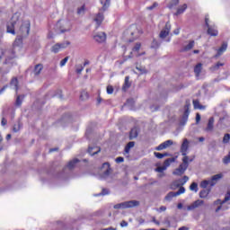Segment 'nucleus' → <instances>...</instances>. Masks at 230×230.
Wrapping results in <instances>:
<instances>
[{"label": "nucleus", "mask_w": 230, "mask_h": 230, "mask_svg": "<svg viewBox=\"0 0 230 230\" xmlns=\"http://www.w3.org/2000/svg\"><path fill=\"white\" fill-rule=\"evenodd\" d=\"M139 49H141V43H137L132 50L133 51H139Z\"/></svg>", "instance_id": "nucleus-53"}, {"label": "nucleus", "mask_w": 230, "mask_h": 230, "mask_svg": "<svg viewBox=\"0 0 230 230\" xmlns=\"http://www.w3.org/2000/svg\"><path fill=\"white\" fill-rule=\"evenodd\" d=\"M173 197H177V194L173 191H171L165 196V200L170 201L172 199H173Z\"/></svg>", "instance_id": "nucleus-38"}, {"label": "nucleus", "mask_w": 230, "mask_h": 230, "mask_svg": "<svg viewBox=\"0 0 230 230\" xmlns=\"http://www.w3.org/2000/svg\"><path fill=\"white\" fill-rule=\"evenodd\" d=\"M188 148H190V141L185 138L181 146L180 152L183 157H188Z\"/></svg>", "instance_id": "nucleus-7"}, {"label": "nucleus", "mask_w": 230, "mask_h": 230, "mask_svg": "<svg viewBox=\"0 0 230 230\" xmlns=\"http://www.w3.org/2000/svg\"><path fill=\"white\" fill-rule=\"evenodd\" d=\"M139 206V201L137 200H130V201H126L122 203H118L113 206L114 209H127L128 208H136Z\"/></svg>", "instance_id": "nucleus-2"}, {"label": "nucleus", "mask_w": 230, "mask_h": 230, "mask_svg": "<svg viewBox=\"0 0 230 230\" xmlns=\"http://www.w3.org/2000/svg\"><path fill=\"white\" fill-rule=\"evenodd\" d=\"M69 44H71V42L66 41L65 43H57L52 47V53H58V51H60V49H64L66 48H67V46H69Z\"/></svg>", "instance_id": "nucleus-10"}, {"label": "nucleus", "mask_w": 230, "mask_h": 230, "mask_svg": "<svg viewBox=\"0 0 230 230\" xmlns=\"http://www.w3.org/2000/svg\"><path fill=\"white\" fill-rule=\"evenodd\" d=\"M30 28H31V23L30 22H24L19 30V33L22 37H28L30 35Z\"/></svg>", "instance_id": "nucleus-4"}, {"label": "nucleus", "mask_w": 230, "mask_h": 230, "mask_svg": "<svg viewBox=\"0 0 230 230\" xmlns=\"http://www.w3.org/2000/svg\"><path fill=\"white\" fill-rule=\"evenodd\" d=\"M89 98V93L85 91L81 93L80 99L81 100H87Z\"/></svg>", "instance_id": "nucleus-43"}, {"label": "nucleus", "mask_w": 230, "mask_h": 230, "mask_svg": "<svg viewBox=\"0 0 230 230\" xmlns=\"http://www.w3.org/2000/svg\"><path fill=\"white\" fill-rule=\"evenodd\" d=\"M191 161H193V159L190 160L189 156L183 157L182 164H181L179 167L172 172V175H177L178 177L184 175V172L188 170L189 163H191Z\"/></svg>", "instance_id": "nucleus-1"}, {"label": "nucleus", "mask_w": 230, "mask_h": 230, "mask_svg": "<svg viewBox=\"0 0 230 230\" xmlns=\"http://www.w3.org/2000/svg\"><path fill=\"white\" fill-rule=\"evenodd\" d=\"M1 123H2L3 127H4V125H6L8 123V121L6 120V119L3 118Z\"/></svg>", "instance_id": "nucleus-64"}, {"label": "nucleus", "mask_w": 230, "mask_h": 230, "mask_svg": "<svg viewBox=\"0 0 230 230\" xmlns=\"http://www.w3.org/2000/svg\"><path fill=\"white\" fill-rule=\"evenodd\" d=\"M101 4H102V10H107L109 4H111V0H101Z\"/></svg>", "instance_id": "nucleus-35"}, {"label": "nucleus", "mask_w": 230, "mask_h": 230, "mask_svg": "<svg viewBox=\"0 0 230 230\" xmlns=\"http://www.w3.org/2000/svg\"><path fill=\"white\" fill-rule=\"evenodd\" d=\"M194 73L196 75L197 77L200 76V73H202V63H198L195 66H194Z\"/></svg>", "instance_id": "nucleus-20"}, {"label": "nucleus", "mask_w": 230, "mask_h": 230, "mask_svg": "<svg viewBox=\"0 0 230 230\" xmlns=\"http://www.w3.org/2000/svg\"><path fill=\"white\" fill-rule=\"evenodd\" d=\"M188 9V4H182L181 6H180L176 13H175V15H181L182 14L183 12H186V10Z\"/></svg>", "instance_id": "nucleus-27"}, {"label": "nucleus", "mask_w": 230, "mask_h": 230, "mask_svg": "<svg viewBox=\"0 0 230 230\" xmlns=\"http://www.w3.org/2000/svg\"><path fill=\"white\" fill-rule=\"evenodd\" d=\"M229 200H230V190H228L225 195L224 200L217 199V201L214 202V204L216 205L220 204L217 209H216V213H218L220 209H222V204H226V202H229Z\"/></svg>", "instance_id": "nucleus-8"}, {"label": "nucleus", "mask_w": 230, "mask_h": 230, "mask_svg": "<svg viewBox=\"0 0 230 230\" xmlns=\"http://www.w3.org/2000/svg\"><path fill=\"white\" fill-rule=\"evenodd\" d=\"M215 128V118L210 117L208 119V122L207 128H205L206 132H212L213 128Z\"/></svg>", "instance_id": "nucleus-14"}, {"label": "nucleus", "mask_w": 230, "mask_h": 230, "mask_svg": "<svg viewBox=\"0 0 230 230\" xmlns=\"http://www.w3.org/2000/svg\"><path fill=\"white\" fill-rule=\"evenodd\" d=\"M42 69H44V66L42 64L36 65L33 69L34 76H39L40 73H42Z\"/></svg>", "instance_id": "nucleus-16"}, {"label": "nucleus", "mask_w": 230, "mask_h": 230, "mask_svg": "<svg viewBox=\"0 0 230 230\" xmlns=\"http://www.w3.org/2000/svg\"><path fill=\"white\" fill-rule=\"evenodd\" d=\"M127 226H128V223L127 221L123 220L122 222H120L121 227H127Z\"/></svg>", "instance_id": "nucleus-60"}, {"label": "nucleus", "mask_w": 230, "mask_h": 230, "mask_svg": "<svg viewBox=\"0 0 230 230\" xmlns=\"http://www.w3.org/2000/svg\"><path fill=\"white\" fill-rule=\"evenodd\" d=\"M188 181H190V177H188V176H183L181 179H179V180H177L176 181V184H177V186H184V184Z\"/></svg>", "instance_id": "nucleus-22"}, {"label": "nucleus", "mask_w": 230, "mask_h": 230, "mask_svg": "<svg viewBox=\"0 0 230 230\" xmlns=\"http://www.w3.org/2000/svg\"><path fill=\"white\" fill-rule=\"evenodd\" d=\"M201 188H208V186H209V181H201V184H200Z\"/></svg>", "instance_id": "nucleus-49"}, {"label": "nucleus", "mask_w": 230, "mask_h": 230, "mask_svg": "<svg viewBox=\"0 0 230 230\" xmlns=\"http://www.w3.org/2000/svg\"><path fill=\"white\" fill-rule=\"evenodd\" d=\"M180 189L178 190V191H176V197H179V195H182V193H185L186 189L184 187H182V185H180Z\"/></svg>", "instance_id": "nucleus-39"}, {"label": "nucleus", "mask_w": 230, "mask_h": 230, "mask_svg": "<svg viewBox=\"0 0 230 230\" xmlns=\"http://www.w3.org/2000/svg\"><path fill=\"white\" fill-rule=\"evenodd\" d=\"M224 66V63L217 62L216 65L212 66L210 67L211 71H217V69H220V67Z\"/></svg>", "instance_id": "nucleus-34"}, {"label": "nucleus", "mask_w": 230, "mask_h": 230, "mask_svg": "<svg viewBox=\"0 0 230 230\" xmlns=\"http://www.w3.org/2000/svg\"><path fill=\"white\" fill-rule=\"evenodd\" d=\"M224 164H230V153L223 158Z\"/></svg>", "instance_id": "nucleus-45"}, {"label": "nucleus", "mask_w": 230, "mask_h": 230, "mask_svg": "<svg viewBox=\"0 0 230 230\" xmlns=\"http://www.w3.org/2000/svg\"><path fill=\"white\" fill-rule=\"evenodd\" d=\"M190 191H195L196 193L199 191V184L197 182H192L190 186Z\"/></svg>", "instance_id": "nucleus-36"}, {"label": "nucleus", "mask_w": 230, "mask_h": 230, "mask_svg": "<svg viewBox=\"0 0 230 230\" xmlns=\"http://www.w3.org/2000/svg\"><path fill=\"white\" fill-rule=\"evenodd\" d=\"M105 166L107 167V169L104 172V175L109 176V175H111V172H112V169L111 168V164H109L107 162L102 164V168H105Z\"/></svg>", "instance_id": "nucleus-26"}, {"label": "nucleus", "mask_w": 230, "mask_h": 230, "mask_svg": "<svg viewBox=\"0 0 230 230\" xmlns=\"http://www.w3.org/2000/svg\"><path fill=\"white\" fill-rule=\"evenodd\" d=\"M204 204V200L202 199H197L194 201L191 205L188 207L189 211H191L193 209H197V208H199V206H202Z\"/></svg>", "instance_id": "nucleus-13"}, {"label": "nucleus", "mask_w": 230, "mask_h": 230, "mask_svg": "<svg viewBox=\"0 0 230 230\" xmlns=\"http://www.w3.org/2000/svg\"><path fill=\"white\" fill-rule=\"evenodd\" d=\"M7 33H11L12 35H15V22H7Z\"/></svg>", "instance_id": "nucleus-15"}, {"label": "nucleus", "mask_w": 230, "mask_h": 230, "mask_svg": "<svg viewBox=\"0 0 230 230\" xmlns=\"http://www.w3.org/2000/svg\"><path fill=\"white\" fill-rule=\"evenodd\" d=\"M139 136V130L137 128H131L129 132V139H136Z\"/></svg>", "instance_id": "nucleus-19"}, {"label": "nucleus", "mask_w": 230, "mask_h": 230, "mask_svg": "<svg viewBox=\"0 0 230 230\" xmlns=\"http://www.w3.org/2000/svg\"><path fill=\"white\" fill-rule=\"evenodd\" d=\"M230 141V135L229 133L225 134L224 137H223V143H225V145H227V143H229Z\"/></svg>", "instance_id": "nucleus-40"}, {"label": "nucleus", "mask_w": 230, "mask_h": 230, "mask_svg": "<svg viewBox=\"0 0 230 230\" xmlns=\"http://www.w3.org/2000/svg\"><path fill=\"white\" fill-rule=\"evenodd\" d=\"M172 163H175V158H167L164 162V166H165V168H168V166H170V164H172Z\"/></svg>", "instance_id": "nucleus-33"}, {"label": "nucleus", "mask_w": 230, "mask_h": 230, "mask_svg": "<svg viewBox=\"0 0 230 230\" xmlns=\"http://www.w3.org/2000/svg\"><path fill=\"white\" fill-rule=\"evenodd\" d=\"M179 33H181V29L178 28L173 31L174 35H179Z\"/></svg>", "instance_id": "nucleus-63"}, {"label": "nucleus", "mask_w": 230, "mask_h": 230, "mask_svg": "<svg viewBox=\"0 0 230 230\" xmlns=\"http://www.w3.org/2000/svg\"><path fill=\"white\" fill-rule=\"evenodd\" d=\"M75 71H76L77 75H81L82 72L84 71V66L80 65L79 67H77Z\"/></svg>", "instance_id": "nucleus-55"}, {"label": "nucleus", "mask_w": 230, "mask_h": 230, "mask_svg": "<svg viewBox=\"0 0 230 230\" xmlns=\"http://www.w3.org/2000/svg\"><path fill=\"white\" fill-rule=\"evenodd\" d=\"M222 177H224L222 175V173H219V174H215L214 176H212V181H219V179H222Z\"/></svg>", "instance_id": "nucleus-48"}, {"label": "nucleus", "mask_w": 230, "mask_h": 230, "mask_svg": "<svg viewBox=\"0 0 230 230\" xmlns=\"http://www.w3.org/2000/svg\"><path fill=\"white\" fill-rule=\"evenodd\" d=\"M6 89H8V85H4V86L0 90V94H3V93H4V91H6Z\"/></svg>", "instance_id": "nucleus-62"}, {"label": "nucleus", "mask_w": 230, "mask_h": 230, "mask_svg": "<svg viewBox=\"0 0 230 230\" xmlns=\"http://www.w3.org/2000/svg\"><path fill=\"white\" fill-rule=\"evenodd\" d=\"M93 40L98 44H103L107 42V33L105 32H98L97 34L93 35Z\"/></svg>", "instance_id": "nucleus-6"}, {"label": "nucleus", "mask_w": 230, "mask_h": 230, "mask_svg": "<svg viewBox=\"0 0 230 230\" xmlns=\"http://www.w3.org/2000/svg\"><path fill=\"white\" fill-rule=\"evenodd\" d=\"M227 49V43L224 42L222 46L217 49V54L216 57H220Z\"/></svg>", "instance_id": "nucleus-25"}, {"label": "nucleus", "mask_w": 230, "mask_h": 230, "mask_svg": "<svg viewBox=\"0 0 230 230\" xmlns=\"http://www.w3.org/2000/svg\"><path fill=\"white\" fill-rule=\"evenodd\" d=\"M107 94H112L114 93V87L109 84L106 88Z\"/></svg>", "instance_id": "nucleus-44"}, {"label": "nucleus", "mask_w": 230, "mask_h": 230, "mask_svg": "<svg viewBox=\"0 0 230 230\" xmlns=\"http://www.w3.org/2000/svg\"><path fill=\"white\" fill-rule=\"evenodd\" d=\"M209 195V190H203L199 192L200 199H206Z\"/></svg>", "instance_id": "nucleus-37"}, {"label": "nucleus", "mask_w": 230, "mask_h": 230, "mask_svg": "<svg viewBox=\"0 0 230 230\" xmlns=\"http://www.w3.org/2000/svg\"><path fill=\"white\" fill-rule=\"evenodd\" d=\"M195 47V40H190L187 46L182 49V51H190Z\"/></svg>", "instance_id": "nucleus-29"}, {"label": "nucleus", "mask_w": 230, "mask_h": 230, "mask_svg": "<svg viewBox=\"0 0 230 230\" xmlns=\"http://www.w3.org/2000/svg\"><path fill=\"white\" fill-rule=\"evenodd\" d=\"M78 163H80V160H78V159H74V160L68 162V164H67L66 166H67V168H68L69 170H73V168H75V166H76V164H78Z\"/></svg>", "instance_id": "nucleus-28"}, {"label": "nucleus", "mask_w": 230, "mask_h": 230, "mask_svg": "<svg viewBox=\"0 0 230 230\" xmlns=\"http://www.w3.org/2000/svg\"><path fill=\"white\" fill-rule=\"evenodd\" d=\"M57 28L60 30L61 33H66V31H67L66 30H64L62 27H60V21L58 22Z\"/></svg>", "instance_id": "nucleus-56"}, {"label": "nucleus", "mask_w": 230, "mask_h": 230, "mask_svg": "<svg viewBox=\"0 0 230 230\" xmlns=\"http://www.w3.org/2000/svg\"><path fill=\"white\" fill-rule=\"evenodd\" d=\"M157 6H159V4L157 2H155L152 5L147 6L146 10L152 11L154 10V8H157Z\"/></svg>", "instance_id": "nucleus-46"}, {"label": "nucleus", "mask_w": 230, "mask_h": 230, "mask_svg": "<svg viewBox=\"0 0 230 230\" xmlns=\"http://www.w3.org/2000/svg\"><path fill=\"white\" fill-rule=\"evenodd\" d=\"M135 146H136V142H134V141L128 142L126 145L125 149H124L125 154H130V148H134Z\"/></svg>", "instance_id": "nucleus-24"}, {"label": "nucleus", "mask_w": 230, "mask_h": 230, "mask_svg": "<svg viewBox=\"0 0 230 230\" xmlns=\"http://www.w3.org/2000/svg\"><path fill=\"white\" fill-rule=\"evenodd\" d=\"M189 117H190V103H187L184 106V113L181 117V125H186V123H188Z\"/></svg>", "instance_id": "nucleus-9"}, {"label": "nucleus", "mask_w": 230, "mask_h": 230, "mask_svg": "<svg viewBox=\"0 0 230 230\" xmlns=\"http://www.w3.org/2000/svg\"><path fill=\"white\" fill-rule=\"evenodd\" d=\"M85 12V4H84L82 7L77 9V13L80 15L81 13H84Z\"/></svg>", "instance_id": "nucleus-50"}, {"label": "nucleus", "mask_w": 230, "mask_h": 230, "mask_svg": "<svg viewBox=\"0 0 230 230\" xmlns=\"http://www.w3.org/2000/svg\"><path fill=\"white\" fill-rule=\"evenodd\" d=\"M67 60H69V57H66L65 58H63V59L60 61V66H61V67H64V66H66V64H67Z\"/></svg>", "instance_id": "nucleus-47"}, {"label": "nucleus", "mask_w": 230, "mask_h": 230, "mask_svg": "<svg viewBox=\"0 0 230 230\" xmlns=\"http://www.w3.org/2000/svg\"><path fill=\"white\" fill-rule=\"evenodd\" d=\"M100 195H109V190L107 189H102V192L97 194V197H100Z\"/></svg>", "instance_id": "nucleus-54"}, {"label": "nucleus", "mask_w": 230, "mask_h": 230, "mask_svg": "<svg viewBox=\"0 0 230 230\" xmlns=\"http://www.w3.org/2000/svg\"><path fill=\"white\" fill-rule=\"evenodd\" d=\"M188 181H190V177H188V176H183L181 179H179V180H177L176 181V184H177V186H184V184Z\"/></svg>", "instance_id": "nucleus-21"}, {"label": "nucleus", "mask_w": 230, "mask_h": 230, "mask_svg": "<svg viewBox=\"0 0 230 230\" xmlns=\"http://www.w3.org/2000/svg\"><path fill=\"white\" fill-rule=\"evenodd\" d=\"M93 147H88V154L92 155H96V154H100V151H101L100 148H98V150L95 152H93Z\"/></svg>", "instance_id": "nucleus-42"}, {"label": "nucleus", "mask_w": 230, "mask_h": 230, "mask_svg": "<svg viewBox=\"0 0 230 230\" xmlns=\"http://www.w3.org/2000/svg\"><path fill=\"white\" fill-rule=\"evenodd\" d=\"M16 107H21L22 105V99H21V95H18L15 101Z\"/></svg>", "instance_id": "nucleus-41"}, {"label": "nucleus", "mask_w": 230, "mask_h": 230, "mask_svg": "<svg viewBox=\"0 0 230 230\" xmlns=\"http://www.w3.org/2000/svg\"><path fill=\"white\" fill-rule=\"evenodd\" d=\"M164 170H166V166L163 165V166H159L156 168V171L159 172V173H163V172H164Z\"/></svg>", "instance_id": "nucleus-51"}, {"label": "nucleus", "mask_w": 230, "mask_h": 230, "mask_svg": "<svg viewBox=\"0 0 230 230\" xmlns=\"http://www.w3.org/2000/svg\"><path fill=\"white\" fill-rule=\"evenodd\" d=\"M172 31V24L170 22L165 23L164 28L160 31L159 38L160 39H166L168 35H170V31Z\"/></svg>", "instance_id": "nucleus-5"}, {"label": "nucleus", "mask_w": 230, "mask_h": 230, "mask_svg": "<svg viewBox=\"0 0 230 230\" xmlns=\"http://www.w3.org/2000/svg\"><path fill=\"white\" fill-rule=\"evenodd\" d=\"M196 123H197V125H199V123H200V114L199 113L196 114Z\"/></svg>", "instance_id": "nucleus-58"}, {"label": "nucleus", "mask_w": 230, "mask_h": 230, "mask_svg": "<svg viewBox=\"0 0 230 230\" xmlns=\"http://www.w3.org/2000/svg\"><path fill=\"white\" fill-rule=\"evenodd\" d=\"M208 33L211 37H217V35H218V31L217 29H215V27L208 26Z\"/></svg>", "instance_id": "nucleus-23"}, {"label": "nucleus", "mask_w": 230, "mask_h": 230, "mask_svg": "<svg viewBox=\"0 0 230 230\" xmlns=\"http://www.w3.org/2000/svg\"><path fill=\"white\" fill-rule=\"evenodd\" d=\"M126 33L133 37V39H137L143 33V31L139 30L137 24H132L127 29Z\"/></svg>", "instance_id": "nucleus-3"}, {"label": "nucleus", "mask_w": 230, "mask_h": 230, "mask_svg": "<svg viewBox=\"0 0 230 230\" xmlns=\"http://www.w3.org/2000/svg\"><path fill=\"white\" fill-rule=\"evenodd\" d=\"M137 71H140L141 75L146 73V70L145 68H141L139 66H137Z\"/></svg>", "instance_id": "nucleus-59"}, {"label": "nucleus", "mask_w": 230, "mask_h": 230, "mask_svg": "<svg viewBox=\"0 0 230 230\" xmlns=\"http://www.w3.org/2000/svg\"><path fill=\"white\" fill-rule=\"evenodd\" d=\"M205 24H206L207 28L209 27V18H208V16L205 17Z\"/></svg>", "instance_id": "nucleus-61"}, {"label": "nucleus", "mask_w": 230, "mask_h": 230, "mask_svg": "<svg viewBox=\"0 0 230 230\" xmlns=\"http://www.w3.org/2000/svg\"><path fill=\"white\" fill-rule=\"evenodd\" d=\"M104 19H105V17L103 16V13H99L95 15V18L93 19V21L97 24L96 28H98L99 26H102V23L103 22Z\"/></svg>", "instance_id": "nucleus-12"}, {"label": "nucleus", "mask_w": 230, "mask_h": 230, "mask_svg": "<svg viewBox=\"0 0 230 230\" xmlns=\"http://www.w3.org/2000/svg\"><path fill=\"white\" fill-rule=\"evenodd\" d=\"M11 85H14L16 93L19 91V80L17 79V77H13L11 80Z\"/></svg>", "instance_id": "nucleus-30"}, {"label": "nucleus", "mask_w": 230, "mask_h": 230, "mask_svg": "<svg viewBox=\"0 0 230 230\" xmlns=\"http://www.w3.org/2000/svg\"><path fill=\"white\" fill-rule=\"evenodd\" d=\"M154 155L157 158V159H163L164 157H168V153H158V152H155Z\"/></svg>", "instance_id": "nucleus-32"}, {"label": "nucleus", "mask_w": 230, "mask_h": 230, "mask_svg": "<svg viewBox=\"0 0 230 230\" xmlns=\"http://www.w3.org/2000/svg\"><path fill=\"white\" fill-rule=\"evenodd\" d=\"M193 105H194V109H199L200 111H202V109H206L205 106H202L200 104V102H199V100H194L192 102Z\"/></svg>", "instance_id": "nucleus-31"}, {"label": "nucleus", "mask_w": 230, "mask_h": 230, "mask_svg": "<svg viewBox=\"0 0 230 230\" xmlns=\"http://www.w3.org/2000/svg\"><path fill=\"white\" fill-rule=\"evenodd\" d=\"M173 145V140H166L164 143L160 144L158 146L155 147V150L161 152V150H166L168 146H172Z\"/></svg>", "instance_id": "nucleus-11"}, {"label": "nucleus", "mask_w": 230, "mask_h": 230, "mask_svg": "<svg viewBox=\"0 0 230 230\" xmlns=\"http://www.w3.org/2000/svg\"><path fill=\"white\" fill-rule=\"evenodd\" d=\"M22 46V36H17L14 42L13 43V48H21Z\"/></svg>", "instance_id": "nucleus-18"}, {"label": "nucleus", "mask_w": 230, "mask_h": 230, "mask_svg": "<svg viewBox=\"0 0 230 230\" xmlns=\"http://www.w3.org/2000/svg\"><path fill=\"white\" fill-rule=\"evenodd\" d=\"M19 130H21V124L13 127V132H19Z\"/></svg>", "instance_id": "nucleus-52"}, {"label": "nucleus", "mask_w": 230, "mask_h": 230, "mask_svg": "<svg viewBox=\"0 0 230 230\" xmlns=\"http://www.w3.org/2000/svg\"><path fill=\"white\" fill-rule=\"evenodd\" d=\"M129 80H130V77L127 75L125 77L124 84L122 85V91H127V89H129L130 85H132Z\"/></svg>", "instance_id": "nucleus-17"}, {"label": "nucleus", "mask_w": 230, "mask_h": 230, "mask_svg": "<svg viewBox=\"0 0 230 230\" xmlns=\"http://www.w3.org/2000/svg\"><path fill=\"white\" fill-rule=\"evenodd\" d=\"M116 163H123L125 161V158L121 157V156H119L116 158Z\"/></svg>", "instance_id": "nucleus-57"}]
</instances>
